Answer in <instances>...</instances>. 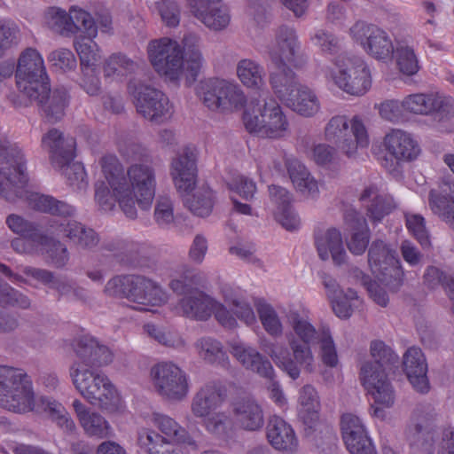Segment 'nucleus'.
<instances>
[{"label": "nucleus", "instance_id": "1", "mask_svg": "<svg viewBox=\"0 0 454 454\" xmlns=\"http://www.w3.org/2000/svg\"><path fill=\"white\" fill-rule=\"evenodd\" d=\"M103 179L95 184V201L103 211L109 212L118 203L124 215L135 219L137 207L151 208L156 192V171L150 163L131 164L124 171L119 159L106 154L100 160Z\"/></svg>", "mask_w": 454, "mask_h": 454}, {"label": "nucleus", "instance_id": "2", "mask_svg": "<svg viewBox=\"0 0 454 454\" xmlns=\"http://www.w3.org/2000/svg\"><path fill=\"white\" fill-rule=\"evenodd\" d=\"M286 324L292 332L286 334L290 349L281 342H267L262 346L275 364L293 380L300 377L302 370L311 372L315 358L311 345L320 338L322 327L317 329L309 310L301 306L291 305L285 311Z\"/></svg>", "mask_w": 454, "mask_h": 454}, {"label": "nucleus", "instance_id": "3", "mask_svg": "<svg viewBox=\"0 0 454 454\" xmlns=\"http://www.w3.org/2000/svg\"><path fill=\"white\" fill-rule=\"evenodd\" d=\"M146 52L155 72L170 81L178 80L184 71L196 76L205 63L200 37L193 34L184 35L182 44L166 36L151 40Z\"/></svg>", "mask_w": 454, "mask_h": 454}, {"label": "nucleus", "instance_id": "4", "mask_svg": "<svg viewBox=\"0 0 454 454\" xmlns=\"http://www.w3.org/2000/svg\"><path fill=\"white\" fill-rule=\"evenodd\" d=\"M149 427L137 431V443L149 454H180L177 445H195L185 427L168 414L153 411L144 416Z\"/></svg>", "mask_w": 454, "mask_h": 454}, {"label": "nucleus", "instance_id": "5", "mask_svg": "<svg viewBox=\"0 0 454 454\" xmlns=\"http://www.w3.org/2000/svg\"><path fill=\"white\" fill-rule=\"evenodd\" d=\"M69 374L75 389L88 403L98 406L108 414L125 411V402L107 375L80 363H73Z\"/></svg>", "mask_w": 454, "mask_h": 454}, {"label": "nucleus", "instance_id": "6", "mask_svg": "<svg viewBox=\"0 0 454 454\" xmlns=\"http://www.w3.org/2000/svg\"><path fill=\"white\" fill-rule=\"evenodd\" d=\"M243 123L249 133L262 138L279 140L291 134L288 116L272 97L251 98L244 109Z\"/></svg>", "mask_w": 454, "mask_h": 454}, {"label": "nucleus", "instance_id": "7", "mask_svg": "<svg viewBox=\"0 0 454 454\" xmlns=\"http://www.w3.org/2000/svg\"><path fill=\"white\" fill-rule=\"evenodd\" d=\"M226 398L224 387L217 381L202 385L191 402L192 414L202 419L205 429L218 437H225L231 431V416L224 411H215Z\"/></svg>", "mask_w": 454, "mask_h": 454}, {"label": "nucleus", "instance_id": "8", "mask_svg": "<svg viewBox=\"0 0 454 454\" xmlns=\"http://www.w3.org/2000/svg\"><path fill=\"white\" fill-rule=\"evenodd\" d=\"M270 84L276 97L289 109L303 117H313L321 110L316 91L299 82L293 70L270 72Z\"/></svg>", "mask_w": 454, "mask_h": 454}, {"label": "nucleus", "instance_id": "9", "mask_svg": "<svg viewBox=\"0 0 454 454\" xmlns=\"http://www.w3.org/2000/svg\"><path fill=\"white\" fill-rule=\"evenodd\" d=\"M323 74L328 82L352 96H363L372 86L369 67L358 56L339 55L324 67Z\"/></svg>", "mask_w": 454, "mask_h": 454}, {"label": "nucleus", "instance_id": "10", "mask_svg": "<svg viewBox=\"0 0 454 454\" xmlns=\"http://www.w3.org/2000/svg\"><path fill=\"white\" fill-rule=\"evenodd\" d=\"M0 198L14 201L22 198L29 182L27 159L15 144L0 140Z\"/></svg>", "mask_w": 454, "mask_h": 454}, {"label": "nucleus", "instance_id": "11", "mask_svg": "<svg viewBox=\"0 0 454 454\" xmlns=\"http://www.w3.org/2000/svg\"><path fill=\"white\" fill-rule=\"evenodd\" d=\"M196 95L211 111L222 114L239 112L247 106V97L234 80L207 79L196 86Z\"/></svg>", "mask_w": 454, "mask_h": 454}, {"label": "nucleus", "instance_id": "12", "mask_svg": "<svg viewBox=\"0 0 454 454\" xmlns=\"http://www.w3.org/2000/svg\"><path fill=\"white\" fill-rule=\"evenodd\" d=\"M0 407L15 413L33 411L32 381L23 370L0 365Z\"/></svg>", "mask_w": 454, "mask_h": 454}, {"label": "nucleus", "instance_id": "13", "mask_svg": "<svg viewBox=\"0 0 454 454\" xmlns=\"http://www.w3.org/2000/svg\"><path fill=\"white\" fill-rule=\"evenodd\" d=\"M175 311L178 315L200 321H207L214 315L221 325L229 329L238 325L224 304L198 289H192L183 296L175 306Z\"/></svg>", "mask_w": 454, "mask_h": 454}, {"label": "nucleus", "instance_id": "14", "mask_svg": "<svg viewBox=\"0 0 454 454\" xmlns=\"http://www.w3.org/2000/svg\"><path fill=\"white\" fill-rule=\"evenodd\" d=\"M325 137L337 145L347 156H354L359 149L370 144L367 127L364 120L356 115L350 120L345 115H335L326 123Z\"/></svg>", "mask_w": 454, "mask_h": 454}, {"label": "nucleus", "instance_id": "15", "mask_svg": "<svg viewBox=\"0 0 454 454\" xmlns=\"http://www.w3.org/2000/svg\"><path fill=\"white\" fill-rule=\"evenodd\" d=\"M231 353L247 369L266 378L268 397L281 410L288 407V399L281 384L274 380V369L270 362L254 348L241 341L233 340L230 343Z\"/></svg>", "mask_w": 454, "mask_h": 454}, {"label": "nucleus", "instance_id": "16", "mask_svg": "<svg viewBox=\"0 0 454 454\" xmlns=\"http://www.w3.org/2000/svg\"><path fill=\"white\" fill-rule=\"evenodd\" d=\"M16 86L27 98H39L45 91L48 74L41 52L33 47L20 51L15 69Z\"/></svg>", "mask_w": 454, "mask_h": 454}, {"label": "nucleus", "instance_id": "17", "mask_svg": "<svg viewBox=\"0 0 454 454\" xmlns=\"http://www.w3.org/2000/svg\"><path fill=\"white\" fill-rule=\"evenodd\" d=\"M6 223L13 232L40 247L55 266L63 267L67 263L69 253L67 246L51 237L47 231L45 234L42 233L33 223L15 214L7 217Z\"/></svg>", "mask_w": 454, "mask_h": 454}, {"label": "nucleus", "instance_id": "18", "mask_svg": "<svg viewBox=\"0 0 454 454\" xmlns=\"http://www.w3.org/2000/svg\"><path fill=\"white\" fill-rule=\"evenodd\" d=\"M150 379L157 394L166 400L181 402L189 394V375L172 362H160L152 366Z\"/></svg>", "mask_w": 454, "mask_h": 454}, {"label": "nucleus", "instance_id": "19", "mask_svg": "<svg viewBox=\"0 0 454 454\" xmlns=\"http://www.w3.org/2000/svg\"><path fill=\"white\" fill-rule=\"evenodd\" d=\"M359 379L367 395L373 401L372 415L383 417L382 408L392 407L395 400L394 387L385 369H380L369 363H363L360 367Z\"/></svg>", "mask_w": 454, "mask_h": 454}, {"label": "nucleus", "instance_id": "20", "mask_svg": "<svg viewBox=\"0 0 454 454\" xmlns=\"http://www.w3.org/2000/svg\"><path fill=\"white\" fill-rule=\"evenodd\" d=\"M351 38L372 58L387 62L392 59L395 43L387 31L363 21L355 23L349 30Z\"/></svg>", "mask_w": 454, "mask_h": 454}, {"label": "nucleus", "instance_id": "21", "mask_svg": "<svg viewBox=\"0 0 454 454\" xmlns=\"http://www.w3.org/2000/svg\"><path fill=\"white\" fill-rule=\"evenodd\" d=\"M368 263L372 274L386 286L398 287L403 283V271L396 253L382 240L372 244Z\"/></svg>", "mask_w": 454, "mask_h": 454}, {"label": "nucleus", "instance_id": "22", "mask_svg": "<svg viewBox=\"0 0 454 454\" xmlns=\"http://www.w3.org/2000/svg\"><path fill=\"white\" fill-rule=\"evenodd\" d=\"M299 49L300 42L294 28L279 27L275 32L274 40L267 48L268 58L277 68L274 72L292 70L290 67H299Z\"/></svg>", "mask_w": 454, "mask_h": 454}, {"label": "nucleus", "instance_id": "23", "mask_svg": "<svg viewBox=\"0 0 454 454\" xmlns=\"http://www.w3.org/2000/svg\"><path fill=\"white\" fill-rule=\"evenodd\" d=\"M137 112L153 123L169 120L174 113L168 98L161 91L149 85L140 84L133 92Z\"/></svg>", "mask_w": 454, "mask_h": 454}, {"label": "nucleus", "instance_id": "24", "mask_svg": "<svg viewBox=\"0 0 454 454\" xmlns=\"http://www.w3.org/2000/svg\"><path fill=\"white\" fill-rule=\"evenodd\" d=\"M383 146L390 157L383 158L381 165L389 172L396 170L400 162L414 160L420 153L418 141L411 133L400 129H391L385 135Z\"/></svg>", "mask_w": 454, "mask_h": 454}, {"label": "nucleus", "instance_id": "25", "mask_svg": "<svg viewBox=\"0 0 454 454\" xmlns=\"http://www.w3.org/2000/svg\"><path fill=\"white\" fill-rule=\"evenodd\" d=\"M231 431L233 425L247 432H257L265 424L264 410L261 402L253 395L234 398L230 404Z\"/></svg>", "mask_w": 454, "mask_h": 454}, {"label": "nucleus", "instance_id": "26", "mask_svg": "<svg viewBox=\"0 0 454 454\" xmlns=\"http://www.w3.org/2000/svg\"><path fill=\"white\" fill-rule=\"evenodd\" d=\"M72 217L50 220L47 224L48 233L55 239L60 237L67 238L82 248H91L97 246L98 243L97 233Z\"/></svg>", "mask_w": 454, "mask_h": 454}, {"label": "nucleus", "instance_id": "27", "mask_svg": "<svg viewBox=\"0 0 454 454\" xmlns=\"http://www.w3.org/2000/svg\"><path fill=\"white\" fill-rule=\"evenodd\" d=\"M127 300L139 305L141 310H151V307L165 304L168 293L155 281L142 275H131Z\"/></svg>", "mask_w": 454, "mask_h": 454}, {"label": "nucleus", "instance_id": "28", "mask_svg": "<svg viewBox=\"0 0 454 454\" xmlns=\"http://www.w3.org/2000/svg\"><path fill=\"white\" fill-rule=\"evenodd\" d=\"M197 155L194 149L183 148L172 159L170 175L180 193L188 194L194 190L197 181Z\"/></svg>", "mask_w": 454, "mask_h": 454}, {"label": "nucleus", "instance_id": "29", "mask_svg": "<svg viewBox=\"0 0 454 454\" xmlns=\"http://www.w3.org/2000/svg\"><path fill=\"white\" fill-rule=\"evenodd\" d=\"M314 246L319 259L324 262L331 261L334 265L340 266L348 260L342 234L335 227L317 230L314 232Z\"/></svg>", "mask_w": 454, "mask_h": 454}, {"label": "nucleus", "instance_id": "30", "mask_svg": "<svg viewBox=\"0 0 454 454\" xmlns=\"http://www.w3.org/2000/svg\"><path fill=\"white\" fill-rule=\"evenodd\" d=\"M75 145L73 137L64 136L57 129H50L42 137V146L48 151L54 168H63L67 163L74 160Z\"/></svg>", "mask_w": 454, "mask_h": 454}, {"label": "nucleus", "instance_id": "31", "mask_svg": "<svg viewBox=\"0 0 454 454\" xmlns=\"http://www.w3.org/2000/svg\"><path fill=\"white\" fill-rule=\"evenodd\" d=\"M78 422L84 434L93 439H107L114 436L110 422L98 411H92L79 399L72 403Z\"/></svg>", "mask_w": 454, "mask_h": 454}, {"label": "nucleus", "instance_id": "32", "mask_svg": "<svg viewBox=\"0 0 454 454\" xmlns=\"http://www.w3.org/2000/svg\"><path fill=\"white\" fill-rule=\"evenodd\" d=\"M285 165L296 192L306 199L317 200L320 194L319 184L307 167L293 155L285 157Z\"/></svg>", "mask_w": 454, "mask_h": 454}, {"label": "nucleus", "instance_id": "33", "mask_svg": "<svg viewBox=\"0 0 454 454\" xmlns=\"http://www.w3.org/2000/svg\"><path fill=\"white\" fill-rule=\"evenodd\" d=\"M403 371L415 391L427 394L430 389L427 363L419 348H409L403 357Z\"/></svg>", "mask_w": 454, "mask_h": 454}, {"label": "nucleus", "instance_id": "34", "mask_svg": "<svg viewBox=\"0 0 454 454\" xmlns=\"http://www.w3.org/2000/svg\"><path fill=\"white\" fill-rule=\"evenodd\" d=\"M266 438L276 450L293 454L297 450L298 439L292 426L278 415L270 417L266 427Z\"/></svg>", "mask_w": 454, "mask_h": 454}, {"label": "nucleus", "instance_id": "35", "mask_svg": "<svg viewBox=\"0 0 454 454\" xmlns=\"http://www.w3.org/2000/svg\"><path fill=\"white\" fill-rule=\"evenodd\" d=\"M191 9L200 22L213 30L225 28L231 20L227 6L218 1L191 0Z\"/></svg>", "mask_w": 454, "mask_h": 454}, {"label": "nucleus", "instance_id": "36", "mask_svg": "<svg viewBox=\"0 0 454 454\" xmlns=\"http://www.w3.org/2000/svg\"><path fill=\"white\" fill-rule=\"evenodd\" d=\"M345 224L349 231L347 247L355 255H361L366 250L370 241V231L365 218L354 209L345 214Z\"/></svg>", "mask_w": 454, "mask_h": 454}, {"label": "nucleus", "instance_id": "37", "mask_svg": "<svg viewBox=\"0 0 454 454\" xmlns=\"http://www.w3.org/2000/svg\"><path fill=\"white\" fill-rule=\"evenodd\" d=\"M30 100H35L41 106V108L51 122L59 121L65 114V108L68 102L67 90L63 88H56L50 91L49 82L45 91H40L39 98H28Z\"/></svg>", "mask_w": 454, "mask_h": 454}, {"label": "nucleus", "instance_id": "38", "mask_svg": "<svg viewBox=\"0 0 454 454\" xmlns=\"http://www.w3.org/2000/svg\"><path fill=\"white\" fill-rule=\"evenodd\" d=\"M361 200L367 207V215L374 223L380 222L394 208L393 198L380 192L376 186L367 187L361 194Z\"/></svg>", "mask_w": 454, "mask_h": 454}, {"label": "nucleus", "instance_id": "39", "mask_svg": "<svg viewBox=\"0 0 454 454\" xmlns=\"http://www.w3.org/2000/svg\"><path fill=\"white\" fill-rule=\"evenodd\" d=\"M321 408L317 389L309 384L301 387L297 395V416L308 427H312L318 419Z\"/></svg>", "mask_w": 454, "mask_h": 454}, {"label": "nucleus", "instance_id": "40", "mask_svg": "<svg viewBox=\"0 0 454 454\" xmlns=\"http://www.w3.org/2000/svg\"><path fill=\"white\" fill-rule=\"evenodd\" d=\"M393 58L400 73L407 76L416 74L419 68V61L412 40L403 38L395 42Z\"/></svg>", "mask_w": 454, "mask_h": 454}, {"label": "nucleus", "instance_id": "41", "mask_svg": "<svg viewBox=\"0 0 454 454\" xmlns=\"http://www.w3.org/2000/svg\"><path fill=\"white\" fill-rule=\"evenodd\" d=\"M236 75L241 84L249 90H261L266 85L264 67L252 59H242L238 61Z\"/></svg>", "mask_w": 454, "mask_h": 454}, {"label": "nucleus", "instance_id": "42", "mask_svg": "<svg viewBox=\"0 0 454 454\" xmlns=\"http://www.w3.org/2000/svg\"><path fill=\"white\" fill-rule=\"evenodd\" d=\"M138 64L122 53H114L104 62L103 72L106 78L122 81L138 69Z\"/></svg>", "mask_w": 454, "mask_h": 454}, {"label": "nucleus", "instance_id": "43", "mask_svg": "<svg viewBox=\"0 0 454 454\" xmlns=\"http://www.w3.org/2000/svg\"><path fill=\"white\" fill-rule=\"evenodd\" d=\"M215 195L213 191L206 186L195 189L184 200L185 207L195 216L207 217L213 210Z\"/></svg>", "mask_w": 454, "mask_h": 454}, {"label": "nucleus", "instance_id": "44", "mask_svg": "<svg viewBox=\"0 0 454 454\" xmlns=\"http://www.w3.org/2000/svg\"><path fill=\"white\" fill-rule=\"evenodd\" d=\"M30 205L36 210L59 215L61 218L66 216H74L76 209L63 201L44 194H32L29 198Z\"/></svg>", "mask_w": 454, "mask_h": 454}, {"label": "nucleus", "instance_id": "45", "mask_svg": "<svg viewBox=\"0 0 454 454\" xmlns=\"http://www.w3.org/2000/svg\"><path fill=\"white\" fill-rule=\"evenodd\" d=\"M44 19L48 27L55 33L63 36L75 35L76 27L71 20L70 9L67 12L59 7L49 8Z\"/></svg>", "mask_w": 454, "mask_h": 454}, {"label": "nucleus", "instance_id": "46", "mask_svg": "<svg viewBox=\"0 0 454 454\" xmlns=\"http://www.w3.org/2000/svg\"><path fill=\"white\" fill-rule=\"evenodd\" d=\"M195 348L199 356L207 363L224 365L228 360L221 342L211 337L199 339Z\"/></svg>", "mask_w": 454, "mask_h": 454}, {"label": "nucleus", "instance_id": "47", "mask_svg": "<svg viewBox=\"0 0 454 454\" xmlns=\"http://www.w3.org/2000/svg\"><path fill=\"white\" fill-rule=\"evenodd\" d=\"M257 313L263 329L273 337H279L283 334V324L275 309L263 300L258 299L254 301Z\"/></svg>", "mask_w": 454, "mask_h": 454}, {"label": "nucleus", "instance_id": "48", "mask_svg": "<svg viewBox=\"0 0 454 454\" xmlns=\"http://www.w3.org/2000/svg\"><path fill=\"white\" fill-rule=\"evenodd\" d=\"M144 329L151 338L161 345L176 349H182L185 347L184 338L176 331L153 324L145 325Z\"/></svg>", "mask_w": 454, "mask_h": 454}, {"label": "nucleus", "instance_id": "49", "mask_svg": "<svg viewBox=\"0 0 454 454\" xmlns=\"http://www.w3.org/2000/svg\"><path fill=\"white\" fill-rule=\"evenodd\" d=\"M66 177L67 183L74 190L84 191L88 186L87 175L80 162L69 161L63 168H56Z\"/></svg>", "mask_w": 454, "mask_h": 454}, {"label": "nucleus", "instance_id": "50", "mask_svg": "<svg viewBox=\"0 0 454 454\" xmlns=\"http://www.w3.org/2000/svg\"><path fill=\"white\" fill-rule=\"evenodd\" d=\"M432 92L411 94L403 99V107L405 113L428 115L432 114Z\"/></svg>", "mask_w": 454, "mask_h": 454}, {"label": "nucleus", "instance_id": "51", "mask_svg": "<svg viewBox=\"0 0 454 454\" xmlns=\"http://www.w3.org/2000/svg\"><path fill=\"white\" fill-rule=\"evenodd\" d=\"M92 38L88 36L74 40V46L80 57L82 67H93L100 57L98 46Z\"/></svg>", "mask_w": 454, "mask_h": 454}, {"label": "nucleus", "instance_id": "52", "mask_svg": "<svg viewBox=\"0 0 454 454\" xmlns=\"http://www.w3.org/2000/svg\"><path fill=\"white\" fill-rule=\"evenodd\" d=\"M71 20L76 27L75 35L83 31L89 37H96L98 27L90 13L84 9L73 5L70 7Z\"/></svg>", "mask_w": 454, "mask_h": 454}, {"label": "nucleus", "instance_id": "53", "mask_svg": "<svg viewBox=\"0 0 454 454\" xmlns=\"http://www.w3.org/2000/svg\"><path fill=\"white\" fill-rule=\"evenodd\" d=\"M330 301L334 314L340 318H348L353 312V308L359 303L357 294L352 289H348L347 292H343V294Z\"/></svg>", "mask_w": 454, "mask_h": 454}, {"label": "nucleus", "instance_id": "54", "mask_svg": "<svg viewBox=\"0 0 454 454\" xmlns=\"http://www.w3.org/2000/svg\"><path fill=\"white\" fill-rule=\"evenodd\" d=\"M370 354L373 361H364L373 365H377L380 369H385L384 366L388 364H393L397 361L398 356L381 340H373L370 345Z\"/></svg>", "mask_w": 454, "mask_h": 454}, {"label": "nucleus", "instance_id": "55", "mask_svg": "<svg viewBox=\"0 0 454 454\" xmlns=\"http://www.w3.org/2000/svg\"><path fill=\"white\" fill-rule=\"evenodd\" d=\"M310 41L324 53L333 54L340 48L339 38L324 28H316L310 35Z\"/></svg>", "mask_w": 454, "mask_h": 454}, {"label": "nucleus", "instance_id": "56", "mask_svg": "<svg viewBox=\"0 0 454 454\" xmlns=\"http://www.w3.org/2000/svg\"><path fill=\"white\" fill-rule=\"evenodd\" d=\"M49 64L57 70L67 72L76 67V59L74 53L67 48L53 50L47 56Z\"/></svg>", "mask_w": 454, "mask_h": 454}, {"label": "nucleus", "instance_id": "57", "mask_svg": "<svg viewBox=\"0 0 454 454\" xmlns=\"http://www.w3.org/2000/svg\"><path fill=\"white\" fill-rule=\"evenodd\" d=\"M47 410L51 420L62 430L67 433H73L76 430L74 421L61 403L55 401L49 402Z\"/></svg>", "mask_w": 454, "mask_h": 454}, {"label": "nucleus", "instance_id": "58", "mask_svg": "<svg viewBox=\"0 0 454 454\" xmlns=\"http://www.w3.org/2000/svg\"><path fill=\"white\" fill-rule=\"evenodd\" d=\"M20 41V31L17 25L12 22L0 23V59L7 51L18 45Z\"/></svg>", "mask_w": 454, "mask_h": 454}, {"label": "nucleus", "instance_id": "59", "mask_svg": "<svg viewBox=\"0 0 454 454\" xmlns=\"http://www.w3.org/2000/svg\"><path fill=\"white\" fill-rule=\"evenodd\" d=\"M98 342L96 339L90 336H82L75 340L73 347L76 355V360L74 363H80L85 367H89Z\"/></svg>", "mask_w": 454, "mask_h": 454}, {"label": "nucleus", "instance_id": "60", "mask_svg": "<svg viewBox=\"0 0 454 454\" xmlns=\"http://www.w3.org/2000/svg\"><path fill=\"white\" fill-rule=\"evenodd\" d=\"M227 186L231 192L239 194L247 200H251L256 192L255 183L252 179L239 174L231 176L227 181Z\"/></svg>", "mask_w": 454, "mask_h": 454}, {"label": "nucleus", "instance_id": "61", "mask_svg": "<svg viewBox=\"0 0 454 454\" xmlns=\"http://www.w3.org/2000/svg\"><path fill=\"white\" fill-rule=\"evenodd\" d=\"M156 9L164 25L169 27H176L180 22V8L176 0H159Z\"/></svg>", "mask_w": 454, "mask_h": 454}, {"label": "nucleus", "instance_id": "62", "mask_svg": "<svg viewBox=\"0 0 454 454\" xmlns=\"http://www.w3.org/2000/svg\"><path fill=\"white\" fill-rule=\"evenodd\" d=\"M445 279L446 278L444 277L443 279L442 273L440 270L434 266L427 267L424 274V283L429 288L434 289L440 284L444 286L445 291L452 302L454 312V279H450L447 282L444 281Z\"/></svg>", "mask_w": 454, "mask_h": 454}, {"label": "nucleus", "instance_id": "63", "mask_svg": "<svg viewBox=\"0 0 454 454\" xmlns=\"http://www.w3.org/2000/svg\"><path fill=\"white\" fill-rule=\"evenodd\" d=\"M415 434L411 440V445L420 454H434L435 435L431 431H427L421 426L417 425Z\"/></svg>", "mask_w": 454, "mask_h": 454}, {"label": "nucleus", "instance_id": "64", "mask_svg": "<svg viewBox=\"0 0 454 454\" xmlns=\"http://www.w3.org/2000/svg\"><path fill=\"white\" fill-rule=\"evenodd\" d=\"M343 441L351 454H375L374 447L367 432L343 437Z\"/></svg>", "mask_w": 454, "mask_h": 454}]
</instances>
